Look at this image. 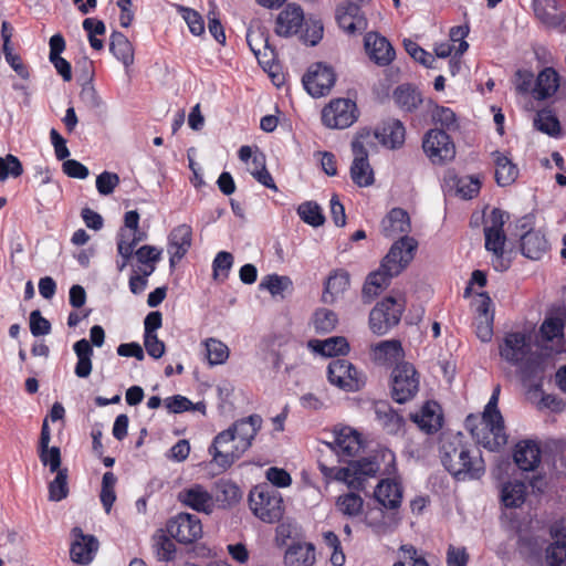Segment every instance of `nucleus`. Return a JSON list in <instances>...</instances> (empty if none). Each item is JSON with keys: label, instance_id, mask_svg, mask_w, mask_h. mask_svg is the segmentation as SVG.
Returning <instances> with one entry per match:
<instances>
[{"label": "nucleus", "instance_id": "obj_1", "mask_svg": "<svg viewBox=\"0 0 566 566\" xmlns=\"http://www.w3.org/2000/svg\"><path fill=\"white\" fill-rule=\"evenodd\" d=\"M410 229L409 214L401 208L391 209L382 219L381 232L385 237L405 235L391 245L380 268L367 276L361 292L365 303H370L389 285L390 280L397 276L412 261L418 242L415 238L407 235Z\"/></svg>", "mask_w": 566, "mask_h": 566}, {"label": "nucleus", "instance_id": "obj_2", "mask_svg": "<svg viewBox=\"0 0 566 566\" xmlns=\"http://www.w3.org/2000/svg\"><path fill=\"white\" fill-rule=\"evenodd\" d=\"M440 453L442 464L458 481L479 480L485 473L480 450L469 444L460 432L442 439Z\"/></svg>", "mask_w": 566, "mask_h": 566}, {"label": "nucleus", "instance_id": "obj_3", "mask_svg": "<svg viewBox=\"0 0 566 566\" xmlns=\"http://www.w3.org/2000/svg\"><path fill=\"white\" fill-rule=\"evenodd\" d=\"M497 396H491L482 415L481 428L473 427V422L476 420L475 417L469 416L465 420V427L470 429L472 437L478 443L491 451L500 449L507 442L504 420L497 409Z\"/></svg>", "mask_w": 566, "mask_h": 566}, {"label": "nucleus", "instance_id": "obj_4", "mask_svg": "<svg viewBox=\"0 0 566 566\" xmlns=\"http://www.w3.org/2000/svg\"><path fill=\"white\" fill-rule=\"evenodd\" d=\"M500 356L514 366H521L524 378H532L543 370L539 364H534L532 357V335L530 332L506 333L499 346Z\"/></svg>", "mask_w": 566, "mask_h": 566}, {"label": "nucleus", "instance_id": "obj_5", "mask_svg": "<svg viewBox=\"0 0 566 566\" xmlns=\"http://www.w3.org/2000/svg\"><path fill=\"white\" fill-rule=\"evenodd\" d=\"M374 147V136L369 129H361L352 142L354 160L350 177L358 187L371 186L375 181L374 170L368 161V150Z\"/></svg>", "mask_w": 566, "mask_h": 566}, {"label": "nucleus", "instance_id": "obj_6", "mask_svg": "<svg viewBox=\"0 0 566 566\" xmlns=\"http://www.w3.org/2000/svg\"><path fill=\"white\" fill-rule=\"evenodd\" d=\"M249 503L253 514L265 523H275L283 516V499L273 488L255 486Z\"/></svg>", "mask_w": 566, "mask_h": 566}, {"label": "nucleus", "instance_id": "obj_7", "mask_svg": "<svg viewBox=\"0 0 566 566\" xmlns=\"http://www.w3.org/2000/svg\"><path fill=\"white\" fill-rule=\"evenodd\" d=\"M406 301L402 296H387L377 303L369 314V327L374 334L385 335L396 326L405 311Z\"/></svg>", "mask_w": 566, "mask_h": 566}, {"label": "nucleus", "instance_id": "obj_8", "mask_svg": "<svg viewBox=\"0 0 566 566\" xmlns=\"http://www.w3.org/2000/svg\"><path fill=\"white\" fill-rule=\"evenodd\" d=\"M419 391V374L409 363L398 364L391 373V397L398 403H405Z\"/></svg>", "mask_w": 566, "mask_h": 566}, {"label": "nucleus", "instance_id": "obj_9", "mask_svg": "<svg viewBox=\"0 0 566 566\" xmlns=\"http://www.w3.org/2000/svg\"><path fill=\"white\" fill-rule=\"evenodd\" d=\"M247 449H241L233 433L226 429L218 433L209 448L212 460L223 470L230 468L239 460Z\"/></svg>", "mask_w": 566, "mask_h": 566}, {"label": "nucleus", "instance_id": "obj_10", "mask_svg": "<svg viewBox=\"0 0 566 566\" xmlns=\"http://www.w3.org/2000/svg\"><path fill=\"white\" fill-rule=\"evenodd\" d=\"M327 377L332 385L345 391H357L365 385L363 374L346 359L332 360L327 367Z\"/></svg>", "mask_w": 566, "mask_h": 566}, {"label": "nucleus", "instance_id": "obj_11", "mask_svg": "<svg viewBox=\"0 0 566 566\" xmlns=\"http://www.w3.org/2000/svg\"><path fill=\"white\" fill-rule=\"evenodd\" d=\"M356 104L353 101L337 98L323 108L322 122L329 128L344 129L356 122Z\"/></svg>", "mask_w": 566, "mask_h": 566}, {"label": "nucleus", "instance_id": "obj_12", "mask_svg": "<svg viewBox=\"0 0 566 566\" xmlns=\"http://www.w3.org/2000/svg\"><path fill=\"white\" fill-rule=\"evenodd\" d=\"M169 536L182 544H191L202 536L201 521L190 513H179L166 525Z\"/></svg>", "mask_w": 566, "mask_h": 566}, {"label": "nucleus", "instance_id": "obj_13", "mask_svg": "<svg viewBox=\"0 0 566 566\" xmlns=\"http://www.w3.org/2000/svg\"><path fill=\"white\" fill-rule=\"evenodd\" d=\"M422 148L433 164H444L455 156L454 144L441 129L429 130L423 138Z\"/></svg>", "mask_w": 566, "mask_h": 566}, {"label": "nucleus", "instance_id": "obj_14", "mask_svg": "<svg viewBox=\"0 0 566 566\" xmlns=\"http://www.w3.org/2000/svg\"><path fill=\"white\" fill-rule=\"evenodd\" d=\"M335 78V74L329 66L316 63L303 76V84L310 95L321 97L329 93Z\"/></svg>", "mask_w": 566, "mask_h": 566}, {"label": "nucleus", "instance_id": "obj_15", "mask_svg": "<svg viewBox=\"0 0 566 566\" xmlns=\"http://www.w3.org/2000/svg\"><path fill=\"white\" fill-rule=\"evenodd\" d=\"M334 436L333 449L344 462L356 457L363 449L360 433L350 427L336 428Z\"/></svg>", "mask_w": 566, "mask_h": 566}, {"label": "nucleus", "instance_id": "obj_16", "mask_svg": "<svg viewBox=\"0 0 566 566\" xmlns=\"http://www.w3.org/2000/svg\"><path fill=\"white\" fill-rule=\"evenodd\" d=\"M73 542L70 548L71 559L76 564H90L98 551V541L94 535H86L81 527L72 530Z\"/></svg>", "mask_w": 566, "mask_h": 566}, {"label": "nucleus", "instance_id": "obj_17", "mask_svg": "<svg viewBox=\"0 0 566 566\" xmlns=\"http://www.w3.org/2000/svg\"><path fill=\"white\" fill-rule=\"evenodd\" d=\"M557 91L566 102V84L560 83V76L555 69L545 67L536 77L532 90L533 96L543 101L552 97Z\"/></svg>", "mask_w": 566, "mask_h": 566}, {"label": "nucleus", "instance_id": "obj_18", "mask_svg": "<svg viewBox=\"0 0 566 566\" xmlns=\"http://www.w3.org/2000/svg\"><path fill=\"white\" fill-rule=\"evenodd\" d=\"M364 46L369 59L379 66L389 65L395 59V50L390 42L377 32L365 35Z\"/></svg>", "mask_w": 566, "mask_h": 566}, {"label": "nucleus", "instance_id": "obj_19", "mask_svg": "<svg viewBox=\"0 0 566 566\" xmlns=\"http://www.w3.org/2000/svg\"><path fill=\"white\" fill-rule=\"evenodd\" d=\"M192 243V229L189 224L182 223L175 227L168 235V253L170 268H175L186 253L189 251Z\"/></svg>", "mask_w": 566, "mask_h": 566}, {"label": "nucleus", "instance_id": "obj_20", "mask_svg": "<svg viewBox=\"0 0 566 566\" xmlns=\"http://www.w3.org/2000/svg\"><path fill=\"white\" fill-rule=\"evenodd\" d=\"M177 499L181 504L205 514H211L216 506L213 496L200 484L181 490Z\"/></svg>", "mask_w": 566, "mask_h": 566}, {"label": "nucleus", "instance_id": "obj_21", "mask_svg": "<svg viewBox=\"0 0 566 566\" xmlns=\"http://www.w3.org/2000/svg\"><path fill=\"white\" fill-rule=\"evenodd\" d=\"M485 249L492 253V266L495 271L504 272L511 266V259L505 255L506 235L504 231L485 230Z\"/></svg>", "mask_w": 566, "mask_h": 566}, {"label": "nucleus", "instance_id": "obj_22", "mask_svg": "<svg viewBox=\"0 0 566 566\" xmlns=\"http://www.w3.org/2000/svg\"><path fill=\"white\" fill-rule=\"evenodd\" d=\"M304 23V12L295 3H290L282 10L275 21V33L289 38L296 34Z\"/></svg>", "mask_w": 566, "mask_h": 566}, {"label": "nucleus", "instance_id": "obj_23", "mask_svg": "<svg viewBox=\"0 0 566 566\" xmlns=\"http://www.w3.org/2000/svg\"><path fill=\"white\" fill-rule=\"evenodd\" d=\"M336 20L339 28L348 34L361 32L367 28V19L360 8L354 3L338 6L336 9Z\"/></svg>", "mask_w": 566, "mask_h": 566}, {"label": "nucleus", "instance_id": "obj_24", "mask_svg": "<svg viewBox=\"0 0 566 566\" xmlns=\"http://www.w3.org/2000/svg\"><path fill=\"white\" fill-rule=\"evenodd\" d=\"M262 422L263 420L260 415H251L247 418L237 420L228 428V430L233 433L235 440L240 444V448L248 450L260 431Z\"/></svg>", "mask_w": 566, "mask_h": 566}, {"label": "nucleus", "instance_id": "obj_25", "mask_svg": "<svg viewBox=\"0 0 566 566\" xmlns=\"http://www.w3.org/2000/svg\"><path fill=\"white\" fill-rule=\"evenodd\" d=\"M411 420L426 433L437 432L442 427V413L437 402L428 401L421 410L410 415Z\"/></svg>", "mask_w": 566, "mask_h": 566}, {"label": "nucleus", "instance_id": "obj_26", "mask_svg": "<svg viewBox=\"0 0 566 566\" xmlns=\"http://www.w3.org/2000/svg\"><path fill=\"white\" fill-rule=\"evenodd\" d=\"M513 458L521 470L533 471L541 462L539 446L532 440L520 441L515 446Z\"/></svg>", "mask_w": 566, "mask_h": 566}, {"label": "nucleus", "instance_id": "obj_27", "mask_svg": "<svg viewBox=\"0 0 566 566\" xmlns=\"http://www.w3.org/2000/svg\"><path fill=\"white\" fill-rule=\"evenodd\" d=\"M405 133V127L400 120L390 119L385 122L380 129L371 132V135L374 136V142L379 140L384 146L395 149L403 144Z\"/></svg>", "mask_w": 566, "mask_h": 566}, {"label": "nucleus", "instance_id": "obj_28", "mask_svg": "<svg viewBox=\"0 0 566 566\" xmlns=\"http://www.w3.org/2000/svg\"><path fill=\"white\" fill-rule=\"evenodd\" d=\"M375 499L386 509H398L402 500L401 485L390 479L380 481L374 492Z\"/></svg>", "mask_w": 566, "mask_h": 566}, {"label": "nucleus", "instance_id": "obj_29", "mask_svg": "<svg viewBox=\"0 0 566 566\" xmlns=\"http://www.w3.org/2000/svg\"><path fill=\"white\" fill-rule=\"evenodd\" d=\"M548 250L545 235L537 230L528 229L521 237V251L531 260H539Z\"/></svg>", "mask_w": 566, "mask_h": 566}, {"label": "nucleus", "instance_id": "obj_30", "mask_svg": "<svg viewBox=\"0 0 566 566\" xmlns=\"http://www.w3.org/2000/svg\"><path fill=\"white\" fill-rule=\"evenodd\" d=\"M533 9L536 18L544 24L564 27L566 30V17L558 12L556 0H533Z\"/></svg>", "mask_w": 566, "mask_h": 566}, {"label": "nucleus", "instance_id": "obj_31", "mask_svg": "<svg viewBox=\"0 0 566 566\" xmlns=\"http://www.w3.org/2000/svg\"><path fill=\"white\" fill-rule=\"evenodd\" d=\"M376 420L381 428L390 433L396 434L403 426V418L392 409V407L386 401H378L374 406Z\"/></svg>", "mask_w": 566, "mask_h": 566}, {"label": "nucleus", "instance_id": "obj_32", "mask_svg": "<svg viewBox=\"0 0 566 566\" xmlns=\"http://www.w3.org/2000/svg\"><path fill=\"white\" fill-rule=\"evenodd\" d=\"M495 164V181L500 187L512 185L517 176L518 169L512 160L500 151L492 154Z\"/></svg>", "mask_w": 566, "mask_h": 566}, {"label": "nucleus", "instance_id": "obj_33", "mask_svg": "<svg viewBox=\"0 0 566 566\" xmlns=\"http://www.w3.org/2000/svg\"><path fill=\"white\" fill-rule=\"evenodd\" d=\"M109 51L127 69L134 63V48L122 32H113L109 41Z\"/></svg>", "mask_w": 566, "mask_h": 566}, {"label": "nucleus", "instance_id": "obj_34", "mask_svg": "<svg viewBox=\"0 0 566 566\" xmlns=\"http://www.w3.org/2000/svg\"><path fill=\"white\" fill-rule=\"evenodd\" d=\"M392 97L397 106L403 112H413L422 103L420 92L409 84L396 87Z\"/></svg>", "mask_w": 566, "mask_h": 566}, {"label": "nucleus", "instance_id": "obj_35", "mask_svg": "<svg viewBox=\"0 0 566 566\" xmlns=\"http://www.w3.org/2000/svg\"><path fill=\"white\" fill-rule=\"evenodd\" d=\"M73 349L77 357L74 373L80 378H87L92 373V345L87 339L82 338L73 345Z\"/></svg>", "mask_w": 566, "mask_h": 566}, {"label": "nucleus", "instance_id": "obj_36", "mask_svg": "<svg viewBox=\"0 0 566 566\" xmlns=\"http://www.w3.org/2000/svg\"><path fill=\"white\" fill-rule=\"evenodd\" d=\"M349 286V274L345 271H336L331 274L325 283L322 295L324 303H333L338 295L344 293Z\"/></svg>", "mask_w": 566, "mask_h": 566}, {"label": "nucleus", "instance_id": "obj_37", "mask_svg": "<svg viewBox=\"0 0 566 566\" xmlns=\"http://www.w3.org/2000/svg\"><path fill=\"white\" fill-rule=\"evenodd\" d=\"M526 497V485L521 481H510L503 484L501 501L506 507H520Z\"/></svg>", "mask_w": 566, "mask_h": 566}, {"label": "nucleus", "instance_id": "obj_38", "mask_svg": "<svg viewBox=\"0 0 566 566\" xmlns=\"http://www.w3.org/2000/svg\"><path fill=\"white\" fill-rule=\"evenodd\" d=\"M534 126L542 133L552 137H559L562 135L560 123L556 115L548 108L537 112L534 118Z\"/></svg>", "mask_w": 566, "mask_h": 566}, {"label": "nucleus", "instance_id": "obj_39", "mask_svg": "<svg viewBox=\"0 0 566 566\" xmlns=\"http://www.w3.org/2000/svg\"><path fill=\"white\" fill-rule=\"evenodd\" d=\"M318 467L325 478L345 482L353 490H363V480L360 478H352V469L329 468L322 462L318 463Z\"/></svg>", "mask_w": 566, "mask_h": 566}, {"label": "nucleus", "instance_id": "obj_40", "mask_svg": "<svg viewBox=\"0 0 566 566\" xmlns=\"http://www.w3.org/2000/svg\"><path fill=\"white\" fill-rule=\"evenodd\" d=\"M452 182L457 195L462 199L476 197L481 189V179L479 176H454Z\"/></svg>", "mask_w": 566, "mask_h": 566}, {"label": "nucleus", "instance_id": "obj_41", "mask_svg": "<svg viewBox=\"0 0 566 566\" xmlns=\"http://www.w3.org/2000/svg\"><path fill=\"white\" fill-rule=\"evenodd\" d=\"M336 507L343 515L356 517L363 512L364 500L360 495L349 492L337 497Z\"/></svg>", "mask_w": 566, "mask_h": 566}, {"label": "nucleus", "instance_id": "obj_42", "mask_svg": "<svg viewBox=\"0 0 566 566\" xmlns=\"http://www.w3.org/2000/svg\"><path fill=\"white\" fill-rule=\"evenodd\" d=\"M314 349L324 356H336L345 355L349 350V345L345 337L336 336L325 340H316Z\"/></svg>", "mask_w": 566, "mask_h": 566}, {"label": "nucleus", "instance_id": "obj_43", "mask_svg": "<svg viewBox=\"0 0 566 566\" xmlns=\"http://www.w3.org/2000/svg\"><path fill=\"white\" fill-rule=\"evenodd\" d=\"M375 359L397 360L403 356L401 343L396 339L382 340L374 347Z\"/></svg>", "mask_w": 566, "mask_h": 566}, {"label": "nucleus", "instance_id": "obj_44", "mask_svg": "<svg viewBox=\"0 0 566 566\" xmlns=\"http://www.w3.org/2000/svg\"><path fill=\"white\" fill-rule=\"evenodd\" d=\"M207 358L211 366L221 365L229 358L228 346L219 339L208 338L205 340Z\"/></svg>", "mask_w": 566, "mask_h": 566}, {"label": "nucleus", "instance_id": "obj_45", "mask_svg": "<svg viewBox=\"0 0 566 566\" xmlns=\"http://www.w3.org/2000/svg\"><path fill=\"white\" fill-rule=\"evenodd\" d=\"M260 289L268 290L272 296H282L285 291L292 289V280L285 275L269 274L262 279Z\"/></svg>", "mask_w": 566, "mask_h": 566}, {"label": "nucleus", "instance_id": "obj_46", "mask_svg": "<svg viewBox=\"0 0 566 566\" xmlns=\"http://www.w3.org/2000/svg\"><path fill=\"white\" fill-rule=\"evenodd\" d=\"M154 549L158 560L169 562L175 558L176 545L163 531L154 536Z\"/></svg>", "mask_w": 566, "mask_h": 566}, {"label": "nucleus", "instance_id": "obj_47", "mask_svg": "<svg viewBox=\"0 0 566 566\" xmlns=\"http://www.w3.org/2000/svg\"><path fill=\"white\" fill-rule=\"evenodd\" d=\"M117 482L116 475L108 471L105 472L102 479V490L99 494L101 502L106 511V513H109L112 510V506L116 500L115 494V485Z\"/></svg>", "mask_w": 566, "mask_h": 566}, {"label": "nucleus", "instance_id": "obj_48", "mask_svg": "<svg viewBox=\"0 0 566 566\" xmlns=\"http://www.w3.org/2000/svg\"><path fill=\"white\" fill-rule=\"evenodd\" d=\"M67 494V469L63 468L56 472L54 480L49 483V500L59 502L65 499Z\"/></svg>", "mask_w": 566, "mask_h": 566}, {"label": "nucleus", "instance_id": "obj_49", "mask_svg": "<svg viewBox=\"0 0 566 566\" xmlns=\"http://www.w3.org/2000/svg\"><path fill=\"white\" fill-rule=\"evenodd\" d=\"M297 213L305 223L313 227H319L325 221L321 207L312 201L300 205Z\"/></svg>", "mask_w": 566, "mask_h": 566}, {"label": "nucleus", "instance_id": "obj_50", "mask_svg": "<svg viewBox=\"0 0 566 566\" xmlns=\"http://www.w3.org/2000/svg\"><path fill=\"white\" fill-rule=\"evenodd\" d=\"M337 315L327 308H319L314 313L313 324L317 333H331L335 329Z\"/></svg>", "mask_w": 566, "mask_h": 566}, {"label": "nucleus", "instance_id": "obj_51", "mask_svg": "<svg viewBox=\"0 0 566 566\" xmlns=\"http://www.w3.org/2000/svg\"><path fill=\"white\" fill-rule=\"evenodd\" d=\"M254 168L251 170V175L264 187L273 190H277L276 185L265 167V159L263 155H256L252 158Z\"/></svg>", "mask_w": 566, "mask_h": 566}, {"label": "nucleus", "instance_id": "obj_52", "mask_svg": "<svg viewBox=\"0 0 566 566\" xmlns=\"http://www.w3.org/2000/svg\"><path fill=\"white\" fill-rule=\"evenodd\" d=\"M23 172L22 164L18 157L7 155L0 157V181L7 180L9 177L17 178Z\"/></svg>", "mask_w": 566, "mask_h": 566}, {"label": "nucleus", "instance_id": "obj_53", "mask_svg": "<svg viewBox=\"0 0 566 566\" xmlns=\"http://www.w3.org/2000/svg\"><path fill=\"white\" fill-rule=\"evenodd\" d=\"M548 566H566V542L555 541L546 548Z\"/></svg>", "mask_w": 566, "mask_h": 566}, {"label": "nucleus", "instance_id": "obj_54", "mask_svg": "<svg viewBox=\"0 0 566 566\" xmlns=\"http://www.w3.org/2000/svg\"><path fill=\"white\" fill-rule=\"evenodd\" d=\"M179 12L193 35H201L205 32V21L199 12L185 7H179Z\"/></svg>", "mask_w": 566, "mask_h": 566}, {"label": "nucleus", "instance_id": "obj_55", "mask_svg": "<svg viewBox=\"0 0 566 566\" xmlns=\"http://www.w3.org/2000/svg\"><path fill=\"white\" fill-rule=\"evenodd\" d=\"M403 46L407 53L417 62L424 65L426 67H431L434 62V57L422 48H420L415 41L410 39L403 40Z\"/></svg>", "mask_w": 566, "mask_h": 566}, {"label": "nucleus", "instance_id": "obj_56", "mask_svg": "<svg viewBox=\"0 0 566 566\" xmlns=\"http://www.w3.org/2000/svg\"><path fill=\"white\" fill-rule=\"evenodd\" d=\"M233 264V256L231 253L221 251L213 260V277L222 280L228 277L229 270Z\"/></svg>", "mask_w": 566, "mask_h": 566}, {"label": "nucleus", "instance_id": "obj_57", "mask_svg": "<svg viewBox=\"0 0 566 566\" xmlns=\"http://www.w3.org/2000/svg\"><path fill=\"white\" fill-rule=\"evenodd\" d=\"M564 321L559 317H548L541 326L542 337L546 340H553L558 336H563Z\"/></svg>", "mask_w": 566, "mask_h": 566}, {"label": "nucleus", "instance_id": "obj_58", "mask_svg": "<svg viewBox=\"0 0 566 566\" xmlns=\"http://www.w3.org/2000/svg\"><path fill=\"white\" fill-rule=\"evenodd\" d=\"M118 184L119 177L115 172L103 171L96 178L97 191L103 196H108L113 193Z\"/></svg>", "mask_w": 566, "mask_h": 566}, {"label": "nucleus", "instance_id": "obj_59", "mask_svg": "<svg viewBox=\"0 0 566 566\" xmlns=\"http://www.w3.org/2000/svg\"><path fill=\"white\" fill-rule=\"evenodd\" d=\"M349 469H352V478H360L364 486L366 478L375 475L379 470V465L375 461H357Z\"/></svg>", "mask_w": 566, "mask_h": 566}, {"label": "nucleus", "instance_id": "obj_60", "mask_svg": "<svg viewBox=\"0 0 566 566\" xmlns=\"http://www.w3.org/2000/svg\"><path fill=\"white\" fill-rule=\"evenodd\" d=\"M432 118L437 124H440L447 129H457V117L452 109L444 106H437L433 111Z\"/></svg>", "mask_w": 566, "mask_h": 566}, {"label": "nucleus", "instance_id": "obj_61", "mask_svg": "<svg viewBox=\"0 0 566 566\" xmlns=\"http://www.w3.org/2000/svg\"><path fill=\"white\" fill-rule=\"evenodd\" d=\"M40 460L43 465H49L52 473H56L61 469V451L57 447L40 449Z\"/></svg>", "mask_w": 566, "mask_h": 566}, {"label": "nucleus", "instance_id": "obj_62", "mask_svg": "<svg viewBox=\"0 0 566 566\" xmlns=\"http://www.w3.org/2000/svg\"><path fill=\"white\" fill-rule=\"evenodd\" d=\"M247 42L254 55L261 54V51L269 46V39L260 29L249 30L247 33Z\"/></svg>", "mask_w": 566, "mask_h": 566}, {"label": "nucleus", "instance_id": "obj_63", "mask_svg": "<svg viewBox=\"0 0 566 566\" xmlns=\"http://www.w3.org/2000/svg\"><path fill=\"white\" fill-rule=\"evenodd\" d=\"M30 331L35 337L46 335L51 331L50 322L38 310L32 311L30 314Z\"/></svg>", "mask_w": 566, "mask_h": 566}, {"label": "nucleus", "instance_id": "obj_64", "mask_svg": "<svg viewBox=\"0 0 566 566\" xmlns=\"http://www.w3.org/2000/svg\"><path fill=\"white\" fill-rule=\"evenodd\" d=\"M469 555L464 547L449 545L447 552V566H467Z\"/></svg>", "mask_w": 566, "mask_h": 566}]
</instances>
